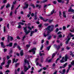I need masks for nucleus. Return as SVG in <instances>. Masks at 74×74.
<instances>
[{
    "label": "nucleus",
    "instance_id": "f257e3e1",
    "mask_svg": "<svg viewBox=\"0 0 74 74\" xmlns=\"http://www.w3.org/2000/svg\"><path fill=\"white\" fill-rule=\"evenodd\" d=\"M54 27V25H49L46 28V30H47V34H46L44 32L43 33V36L45 37H46L47 36H49V34L51 32L53 31V28Z\"/></svg>",
    "mask_w": 74,
    "mask_h": 74
},
{
    "label": "nucleus",
    "instance_id": "f03ea898",
    "mask_svg": "<svg viewBox=\"0 0 74 74\" xmlns=\"http://www.w3.org/2000/svg\"><path fill=\"white\" fill-rule=\"evenodd\" d=\"M67 59H68V57H67V55L66 54L65 56L64 60H60V62L61 63H63L64 62H67Z\"/></svg>",
    "mask_w": 74,
    "mask_h": 74
},
{
    "label": "nucleus",
    "instance_id": "7ed1b4c3",
    "mask_svg": "<svg viewBox=\"0 0 74 74\" xmlns=\"http://www.w3.org/2000/svg\"><path fill=\"white\" fill-rule=\"evenodd\" d=\"M36 48H33L31 50H29V52H32L33 55H34L36 53Z\"/></svg>",
    "mask_w": 74,
    "mask_h": 74
},
{
    "label": "nucleus",
    "instance_id": "20e7f679",
    "mask_svg": "<svg viewBox=\"0 0 74 74\" xmlns=\"http://www.w3.org/2000/svg\"><path fill=\"white\" fill-rule=\"evenodd\" d=\"M23 28L26 35H27V34H28L30 32V30H28V31L27 32V27L26 26L25 27H23Z\"/></svg>",
    "mask_w": 74,
    "mask_h": 74
},
{
    "label": "nucleus",
    "instance_id": "39448f33",
    "mask_svg": "<svg viewBox=\"0 0 74 74\" xmlns=\"http://www.w3.org/2000/svg\"><path fill=\"white\" fill-rule=\"evenodd\" d=\"M8 38L7 39V40L8 41V42H10V41H12L13 40V38L11 36H10V35H8Z\"/></svg>",
    "mask_w": 74,
    "mask_h": 74
},
{
    "label": "nucleus",
    "instance_id": "423d86ee",
    "mask_svg": "<svg viewBox=\"0 0 74 74\" xmlns=\"http://www.w3.org/2000/svg\"><path fill=\"white\" fill-rule=\"evenodd\" d=\"M27 2H26L25 3L24 6L25 7H23V9L25 10V9H27L29 7V4H27Z\"/></svg>",
    "mask_w": 74,
    "mask_h": 74
},
{
    "label": "nucleus",
    "instance_id": "0eeeda50",
    "mask_svg": "<svg viewBox=\"0 0 74 74\" xmlns=\"http://www.w3.org/2000/svg\"><path fill=\"white\" fill-rule=\"evenodd\" d=\"M54 46H55V48H56L58 50L60 48V45H59L58 46H57L56 45H54Z\"/></svg>",
    "mask_w": 74,
    "mask_h": 74
},
{
    "label": "nucleus",
    "instance_id": "6e6552de",
    "mask_svg": "<svg viewBox=\"0 0 74 74\" xmlns=\"http://www.w3.org/2000/svg\"><path fill=\"white\" fill-rule=\"evenodd\" d=\"M5 58H4L3 59V62H2L1 63V66H3V65L4 64H5Z\"/></svg>",
    "mask_w": 74,
    "mask_h": 74
},
{
    "label": "nucleus",
    "instance_id": "1a4fd4ad",
    "mask_svg": "<svg viewBox=\"0 0 74 74\" xmlns=\"http://www.w3.org/2000/svg\"><path fill=\"white\" fill-rule=\"evenodd\" d=\"M18 61V59H16H16H15V58H13V59L12 63H15H15H16V62H17Z\"/></svg>",
    "mask_w": 74,
    "mask_h": 74
},
{
    "label": "nucleus",
    "instance_id": "9d476101",
    "mask_svg": "<svg viewBox=\"0 0 74 74\" xmlns=\"http://www.w3.org/2000/svg\"><path fill=\"white\" fill-rule=\"evenodd\" d=\"M31 25V23H29L27 24V26H28V29H29L30 30H32V28L30 27V26Z\"/></svg>",
    "mask_w": 74,
    "mask_h": 74
},
{
    "label": "nucleus",
    "instance_id": "9b49d317",
    "mask_svg": "<svg viewBox=\"0 0 74 74\" xmlns=\"http://www.w3.org/2000/svg\"><path fill=\"white\" fill-rule=\"evenodd\" d=\"M12 46V43L10 42L9 43V44H8L6 45V47H11Z\"/></svg>",
    "mask_w": 74,
    "mask_h": 74
},
{
    "label": "nucleus",
    "instance_id": "f8f14e48",
    "mask_svg": "<svg viewBox=\"0 0 74 74\" xmlns=\"http://www.w3.org/2000/svg\"><path fill=\"white\" fill-rule=\"evenodd\" d=\"M63 16L64 18H66V12L64 11L62 12Z\"/></svg>",
    "mask_w": 74,
    "mask_h": 74
},
{
    "label": "nucleus",
    "instance_id": "ddd939ff",
    "mask_svg": "<svg viewBox=\"0 0 74 74\" xmlns=\"http://www.w3.org/2000/svg\"><path fill=\"white\" fill-rule=\"evenodd\" d=\"M68 11L69 12H73V13H74V10H73V9H68Z\"/></svg>",
    "mask_w": 74,
    "mask_h": 74
},
{
    "label": "nucleus",
    "instance_id": "4468645a",
    "mask_svg": "<svg viewBox=\"0 0 74 74\" xmlns=\"http://www.w3.org/2000/svg\"><path fill=\"white\" fill-rule=\"evenodd\" d=\"M20 54L21 56H23L24 53H23V50H21L20 51Z\"/></svg>",
    "mask_w": 74,
    "mask_h": 74
},
{
    "label": "nucleus",
    "instance_id": "2eb2a0df",
    "mask_svg": "<svg viewBox=\"0 0 74 74\" xmlns=\"http://www.w3.org/2000/svg\"><path fill=\"white\" fill-rule=\"evenodd\" d=\"M1 47H3V48H5V46L4 45V43H3V42H1Z\"/></svg>",
    "mask_w": 74,
    "mask_h": 74
},
{
    "label": "nucleus",
    "instance_id": "dca6fc26",
    "mask_svg": "<svg viewBox=\"0 0 74 74\" xmlns=\"http://www.w3.org/2000/svg\"><path fill=\"white\" fill-rule=\"evenodd\" d=\"M57 1L58 3H64V2L63 0H57Z\"/></svg>",
    "mask_w": 74,
    "mask_h": 74
},
{
    "label": "nucleus",
    "instance_id": "f3484780",
    "mask_svg": "<svg viewBox=\"0 0 74 74\" xmlns=\"http://www.w3.org/2000/svg\"><path fill=\"white\" fill-rule=\"evenodd\" d=\"M10 7L11 5H10V4L8 3L6 6V8H10Z\"/></svg>",
    "mask_w": 74,
    "mask_h": 74
},
{
    "label": "nucleus",
    "instance_id": "a211bd4d",
    "mask_svg": "<svg viewBox=\"0 0 74 74\" xmlns=\"http://www.w3.org/2000/svg\"><path fill=\"white\" fill-rule=\"evenodd\" d=\"M39 55L40 56H45V53H41V51H40V52L39 53Z\"/></svg>",
    "mask_w": 74,
    "mask_h": 74
},
{
    "label": "nucleus",
    "instance_id": "6ab92c4d",
    "mask_svg": "<svg viewBox=\"0 0 74 74\" xmlns=\"http://www.w3.org/2000/svg\"><path fill=\"white\" fill-rule=\"evenodd\" d=\"M67 63L66 62L65 64H64L62 66H63V68H65V67H66L67 66Z\"/></svg>",
    "mask_w": 74,
    "mask_h": 74
},
{
    "label": "nucleus",
    "instance_id": "aec40b11",
    "mask_svg": "<svg viewBox=\"0 0 74 74\" xmlns=\"http://www.w3.org/2000/svg\"><path fill=\"white\" fill-rule=\"evenodd\" d=\"M35 33V32H34V31H31V34H30V36L32 37V35H33V33Z\"/></svg>",
    "mask_w": 74,
    "mask_h": 74
},
{
    "label": "nucleus",
    "instance_id": "412c9836",
    "mask_svg": "<svg viewBox=\"0 0 74 74\" xmlns=\"http://www.w3.org/2000/svg\"><path fill=\"white\" fill-rule=\"evenodd\" d=\"M62 12L60 11H59V16L60 18H62Z\"/></svg>",
    "mask_w": 74,
    "mask_h": 74
},
{
    "label": "nucleus",
    "instance_id": "4be33fe9",
    "mask_svg": "<svg viewBox=\"0 0 74 74\" xmlns=\"http://www.w3.org/2000/svg\"><path fill=\"white\" fill-rule=\"evenodd\" d=\"M51 45L47 47V50L48 51H49V49H50V48H51Z\"/></svg>",
    "mask_w": 74,
    "mask_h": 74
},
{
    "label": "nucleus",
    "instance_id": "5701e85b",
    "mask_svg": "<svg viewBox=\"0 0 74 74\" xmlns=\"http://www.w3.org/2000/svg\"><path fill=\"white\" fill-rule=\"evenodd\" d=\"M25 63H28V65H29V61L27 60V59H25L24 60Z\"/></svg>",
    "mask_w": 74,
    "mask_h": 74
},
{
    "label": "nucleus",
    "instance_id": "b1692460",
    "mask_svg": "<svg viewBox=\"0 0 74 74\" xmlns=\"http://www.w3.org/2000/svg\"><path fill=\"white\" fill-rule=\"evenodd\" d=\"M34 20H37V18H38V17L37 16L34 15Z\"/></svg>",
    "mask_w": 74,
    "mask_h": 74
},
{
    "label": "nucleus",
    "instance_id": "393cba45",
    "mask_svg": "<svg viewBox=\"0 0 74 74\" xmlns=\"http://www.w3.org/2000/svg\"><path fill=\"white\" fill-rule=\"evenodd\" d=\"M56 55L55 54V53H53V54L52 55V59H53V58H54L55 57V55Z\"/></svg>",
    "mask_w": 74,
    "mask_h": 74
},
{
    "label": "nucleus",
    "instance_id": "a878e982",
    "mask_svg": "<svg viewBox=\"0 0 74 74\" xmlns=\"http://www.w3.org/2000/svg\"><path fill=\"white\" fill-rule=\"evenodd\" d=\"M47 0H44V1H41V3H44L46 2H47Z\"/></svg>",
    "mask_w": 74,
    "mask_h": 74
},
{
    "label": "nucleus",
    "instance_id": "bb28decb",
    "mask_svg": "<svg viewBox=\"0 0 74 74\" xmlns=\"http://www.w3.org/2000/svg\"><path fill=\"white\" fill-rule=\"evenodd\" d=\"M36 7H39V8H41V5L38 4H36Z\"/></svg>",
    "mask_w": 74,
    "mask_h": 74
},
{
    "label": "nucleus",
    "instance_id": "cd10ccee",
    "mask_svg": "<svg viewBox=\"0 0 74 74\" xmlns=\"http://www.w3.org/2000/svg\"><path fill=\"white\" fill-rule=\"evenodd\" d=\"M71 67H72V65H71V64H70L69 65L68 68V69H70V68H71Z\"/></svg>",
    "mask_w": 74,
    "mask_h": 74
},
{
    "label": "nucleus",
    "instance_id": "c85d7f7f",
    "mask_svg": "<svg viewBox=\"0 0 74 74\" xmlns=\"http://www.w3.org/2000/svg\"><path fill=\"white\" fill-rule=\"evenodd\" d=\"M11 63V60H8V64H10Z\"/></svg>",
    "mask_w": 74,
    "mask_h": 74
},
{
    "label": "nucleus",
    "instance_id": "c756f323",
    "mask_svg": "<svg viewBox=\"0 0 74 74\" xmlns=\"http://www.w3.org/2000/svg\"><path fill=\"white\" fill-rule=\"evenodd\" d=\"M53 21V20H51L50 19L48 20V22L51 23Z\"/></svg>",
    "mask_w": 74,
    "mask_h": 74
},
{
    "label": "nucleus",
    "instance_id": "7c9ffc66",
    "mask_svg": "<svg viewBox=\"0 0 74 74\" xmlns=\"http://www.w3.org/2000/svg\"><path fill=\"white\" fill-rule=\"evenodd\" d=\"M18 25H23L24 23L22 22H20L18 23Z\"/></svg>",
    "mask_w": 74,
    "mask_h": 74
},
{
    "label": "nucleus",
    "instance_id": "2f4dec72",
    "mask_svg": "<svg viewBox=\"0 0 74 74\" xmlns=\"http://www.w3.org/2000/svg\"><path fill=\"white\" fill-rule=\"evenodd\" d=\"M52 38V36L50 35L49 36L47 37V39L48 40H49L50 39H51Z\"/></svg>",
    "mask_w": 74,
    "mask_h": 74
},
{
    "label": "nucleus",
    "instance_id": "473e14b6",
    "mask_svg": "<svg viewBox=\"0 0 74 74\" xmlns=\"http://www.w3.org/2000/svg\"><path fill=\"white\" fill-rule=\"evenodd\" d=\"M18 65H19V63H16L15 64V67H16L18 66Z\"/></svg>",
    "mask_w": 74,
    "mask_h": 74
},
{
    "label": "nucleus",
    "instance_id": "72a5a7b5",
    "mask_svg": "<svg viewBox=\"0 0 74 74\" xmlns=\"http://www.w3.org/2000/svg\"><path fill=\"white\" fill-rule=\"evenodd\" d=\"M54 12H55V10H53L51 12V15L53 14L54 13Z\"/></svg>",
    "mask_w": 74,
    "mask_h": 74
},
{
    "label": "nucleus",
    "instance_id": "f704fd0d",
    "mask_svg": "<svg viewBox=\"0 0 74 74\" xmlns=\"http://www.w3.org/2000/svg\"><path fill=\"white\" fill-rule=\"evenodd\" d=\"M26 38V36H24L23 37V38L22 39V41H24V40H25V39Z\"/></svg>",
    "mask_w": 74,
    "mask_h": 74
},
{
    "label": "nucleus",
    "instance_id": "c9c22d12",
    "mask_svg": "<svg viewBox=\"0 0 74 74\" xmlns=\"http://www.w3.org/2000/svg\"><path fill=\"white\" fill-rule=\"evenodd\" d=\"M70 48H71V47H69L68 46H67L66 47V49H67V50H69V49H70Z\"/></svg>",
    "mask_w": 74,
    "mask_h": 74
},
{
    "label": "nucleus",
    "instance_id": "e433bc0d",
    "mask_svg": "<svg viewBox=\"0 0 74 74\" xmlns=\"http://www.w3.org/2000/svg\"><path fill=\"white\" fill-rule=\"evenodd\" d=\"M43 47H44V46L43 45H41L40 47V50H42V48H43Z\"/></svg>",
    "mask_w": 74,
    "mask_h": 74
},
{
    "label": "nucleus",
    "instance_id": "4c0bfd02",
    "mask_svg": "<svg viewBox=\"0 0 74 74\" xmlns=\"http://www.w3.org/2000/svg\"><path fill=\"white\" fill-rule=\"evenodd\" d=\"M44 58H43V57H41V63H43V59Z\"/></svg>",
    "mask_w": 74,
    "mask_h": 74
},
{
    "label": "nucleus",
    "instance_id": "58836bf2",
    "mask_svg": "<svg viewBox=\"0 0 74 74\" xmlns=\"http://www.w3.org/2000/svg\"><path fill=\"white\" fill-rule=\"evenodd\" d=\"M62 73H66V69H64L62 70Z\"/></svg>",
    "mask_w": 74,
    "mask_h": 74
},
{
    "label": "nucleus",
    "instance_id": "ea45409f",
    "mask_svg": "<svg viewBox=\"0 0 74 74\" xmlns=\"http://www.w3.org/2000/svg\"><path fill=\"white\" fill-rule=\"evenodd\" d=\"M71 65H74V60H73L71 63Z\"/></svg>",
    "mask_w": 74,
    "mask_h": 74
},
{
    "label": "nucleus",
    "instance_id": "a19ab883",
    "mask_svg": "<svg viewBox=\"0 0 74 74\" xmlns=\"http://www.w3.org/2000/svg\"><path fill=\"white\" fill-rule=\"evenodd\" d=\"M69 39H68L66 42L65 44H68V43H69Z\"/></svg>",
    "mask_w": 74,
    "mask_h": 74
},
{
    "label": "nucleus",
    "instance_id": "79ce46f5",
    "mask_svg": "<svg viewBox=\"0 0 74 74\" xmlns=\"http://www.w3.org/2000/svg\"><path fill=\"white\" fill-rule=\"evenodd\" d=\"M7 27H8V29H10V24L8 23V24L7 25Z\"/></svg>",
    "mask_w": 74,
    "mask_h": 74
},
{
    "label": "nucleus",
    "instance_id": "37998d69",
    "mask_svg": "<svg viewBox=\"0 0 74 74\" xmlns=\"http://www.w3.org/2000/svg\"><path fill=\"white\" fill-rule=\"evenodd\" d=\"M49 25V24L48 23H45L44 24V26H47L48 25Z\"/></svg>",
    "mask_w": 74,
    "mask_h": 74
},
{
    "label": "nucleus",
    "instance_id": "c03bdc74",
    "mask_svg": "<svg viewBox=\"0 0 74 74\" xmlns=\"http://www.w3.org/2000/svg\"><path fill=\"white\" fill-rule=\"evenodd\" d=\"M39 18H40V19H41V20H43V21H44V18H43L42 17V16H40Z\"/></svg>",
    "mask_w": 74,
    "mask_h": 74
},
{
    "label": "nucleus",
    "instance_id": "a18cd8bd",
    "mask_svg": "<svg viewBox=\"0 0 74 74\" xmlns=\"http://www.w3.org/2000/svg\"><path fill=\"white\" fill-rule=\"evenodd\" d=\"M65 0V1H67L66 4H69V1L70 0Z\"/></svg>",
    "mask_w": 74,
    "mask_h": 74
},
{
    "label": "nucleus",
    "instance_id": "49530a36",
    "mask_svg": "<svg viewBox=\"0 0 74 74\" xmlns=\"http://www.w3.org/2000/svg\"><path fill=\"white\" fill-rule=\"evenodd\" d=\"M7 2V0H4L3 1V3H4L5 4Z\"/></svg>",
    "mask_w": 74,
    "mask_h": 74
},
{
    "label": "nucleus",
    "instance_id": "de8ad7c7",
    "mask_svg": "<svg viewBox=\"0 0 74 74\" xmlns=\"http://www.w3.org/2000/svg\"><path fill=\"white\" fill-rule=\"evenodd\" d=\"M59 30V28H57L56 30V33H57V32H58V31Z\"/></svg>",
    "mask_w": 74,
    "mask_h": 74
},
{
    "label": "nucleus",
    "instance_id": "09e8293b",
    "mask_svg": "<svg viewBox=\"0 0 74 74\" xmlns=\"http://www.w3.org/2000/svg\"><path fill=\"white\" fill-rule=\"evenodd\" d=\"M66 27H65V26H63V30H66Z\"/></svg>",
    "mask_w": 74,
    "mask_h": 74
},
{
    "label": "nucleus",
    "instance_id": "8fccbe9b",
    "mask_svg": "<svg viewBox=\"0 0 74 74\" xmlns=\"http://www.w3.org/2000/svg\"><path fill=\"white\" fill-rule=\"evenodd\" d=\"M17 47L18 48V49L19 50H21V47H20V46H19L18 45L17 46Z\"/></svg>",
    "mask_w": 74,
    "mask_h": 74
},
{
    "label": "nucleus",
    "instance_id": "3c124183",
    "mask_svg": "<svg viewBox=\"0 0 74 74\" xmlns=\"http://www.w3.org/2000/svg\"><path fill=\"white\" fill-rule=\"evenodd\" d=\"M6 31V29H5V27H4L3 28V32H5Z\"/></svg>",
    "mask_w": 74,
    "mask_h": 74
},
{
    "label": "nucleus",
    "instance_id": "603ef678",
    "mask_svg": "<svg viewBox=\"0 0 74 74\" xmlns=\"http://www.w3.org/2000/svg\"><path fill=\"white\" fill-rule=\"evenodd\" d=\"M4 6H5L4 5H3V6H2L1 7V10H3V9L4 8Z\"/></svg>",
    "mask_w": 74,
    "mask_h": 74
},
{
    "label": "nucleus",
    "instance_id": "864d4df0",
    "mask_svg": "<svg viewBox=\"0 0 74 74\" xmlns=\"http://www.w3.org/2000/svg\"><path fill=\"white\" fill-rule=\"evenodd\" d=\"M7 51V49H3L4 52H6V51Z\"/></svg>",
    "mask_w": 74,
    "mask_h": 74
},
{
    "label": "nucleus",
    "instance_id": "5fc2aeb1",
    "mask_svg": "<svg viewBox=\"0 0 74 74\" xmlns=\"http://www.w3.org/2000/svg\"><path fill=\"white\" fill-rule=\"evenodd\" d=\"M42 26V24H40L38 25V27H39L40 28H41V27Z\"/></svg>",
    "mask_w": 74,
    "mask_h": 74
},
{
    "label": "nucleus",
    "instance_id": "6e6d98bb",
    "mask_svg": "<svg viewBox=\"0 0 74 74\" xmlns=\"http://www.w3.org/2000/svg\"><path fill=\"white\" fill-rule=\"evenodd\" d=\"M58 37L60 38H62V34H60L58 36Z\"/></svg>",
    "mask_w": 74,
    "mask_h": 74
},
{
    "label": "nucleus",
    "instance_id": "4d7b16f0",
    "mask_svg": "<svg viewBox=\"0 0 74 74\" xmlns=\"http://www.w3.org/2000/svg\"><path fill=\"white\" fill-rule=\"evenodd\" d=\"M34 13H32L31 14V16H32V17L34 16Z\"/></svg>",
    "mask_w": 74,
    "mask_h": 74
},
{
    "label": "nucleus",
    "instance_id": "13d9d810",
    "mask_svg": "<svg viewBox=\"0 0 74 74\" xmlns=\"http://www.w3.org/2000/svg\"><path fill=\"white\" fill-rule=\"evenodd\" d=\"M18 29H20V28H21V25L19 24H18Z\"/></svg>",
    "mask_w": 74,
    "mask_h": 74
},
{
    "label": "nucleus",
    "instance_id": "bf43d9fd",
    "mask_svg": "<svg viewBox=\"0 0 74 74\" xmlns=\"http://www.w3.org/2000/svg\"><path fill=\"white\" fill-rule=\"evenodd\" d=\"M48 5H45L43 6V7L44 8H45L46 7H47V6Z\"/></svg>",
    "mask_w": 74,
    "mask_h": 74
},
{
    "label": "nucleus",
    "instance_id": "052dcab7",
    "mask_svg": "<svg viewBox=\"0 0 74 74\" xmlns=\"http://www.w3.org/2000/svg\"><path fill=\"white\" fill-rule=\"evenodd\" d=\"M52 60V59H50L49 60H48V63H50L51 62Z\"/></svg>",
    "mask_w": 74,
    "mask_h": 74
},
{
    "label": "nucleus",
    "instance_id": "680f3d73",
    "mask_svg": "<svg viewBox=\"0 0 74 74\" xmlns=\"http://www.w3.org/2000/svg\"><path fill=\"white\" fill-rule=\"evenodd\" d=\"M24 71L25 72H26V71H27V70H26V69L25 66V67H24Z\"/></svg>",
    "mask_w": 74,
    "mask_h": 74
},
{
    "label": "nucleus",
    "instance_id": "e2e57ef3",
    "mask_svg": "<svg viewBox=\"0 0 74 74\" xmlns=\"http://www.w3.org/2000/svg\"><path fill=\"white\" fill-rule=\"evenodd\" d=\"M42 69L44 70H47V68L45 67H44Z\"/></svg>",
    "mask_w": 74,
    "mask_h": 74
},
{
    "label": "nucleus",
    "instance_id": "0e129e2a",
    "mask_svg": "<svg viewBox=\"0 0 74 74\" xmlns=\"http://www.w3.org/2000/svg\"><path fill=\"white\" fill-rule=\"evenodd\" d=\"M42 71V69H40L38 71V73H40V72L41 71Z\"/></svg>",
    "mask_w": 74,
    "mask_h": 74
},
{
    "label": "nucleus",
    "instance_id": "69168bd1",
    "mask_svg": "<svg viewBox=\"0 0 74 74\" xmlns=\"http://www.w3.org/2000/svg\"><path fill=\"white\" fill-rule=\"evenodd\" d=\"M70 31L71 32H74V29L73 28V30H71Z\"/></svg>",
    "mask_w": 74,
    "mask_h": 74
},
{
    "label": "nucleus",
    "instance_id": "338daca9",
    "mask_svg": "<svg viewBox=\"0 0 74 74\" xmlns=\"http://www.w3.org/2000/svg\"><path fill=\"white\" fill-rule=\"evenodd\" d=\"M56 1H54L53 2V4H56Z\"/></svg>",
    "mask_w": 74,
    "mask_h": 74
},
{
    "label": "nucleus",
    "instance_id": "774afa93",
    "mask_svg": "<svg viewBox=\"0 0 74 74\" xmlns=\"http://www.w3.org/2000/svg\"><path fill=\"white\" fill-rule=\"evenodd\" d=\"M25 74L24 72H23V71H22L20 74Z\"/></svg>",
    "mask_w": 74,
    "mask_h": 74
}]
</instances>
